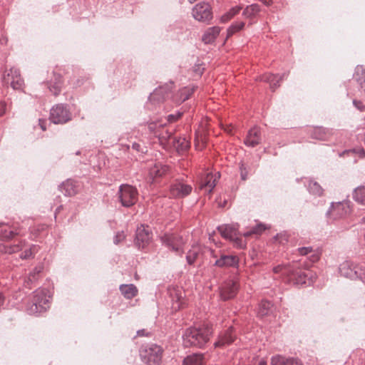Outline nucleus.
<instances>
[{"mask_svg": "<svg viewBox=\"0 0 365 365\" xmlns=\"http://www.w3.org/2000/svg\"><path fill=\"white\" fill-rule=\"evenodd\" d=\"M212 330L208 327H191L187 329L182 336L185 346L202 348L210 340Z\"/></svg>", "mask_w": 365, "mask_h": 365, "instance_id": "obj_1", "label": "nucleus"}, {"mask_svg": "<svg viewBox=\"0 0 365 365\" xmlns=\"http://www.w3.org/2000/svg\"><path fill=\"white\" fill-rule=\"evenodd\" d=\"M49 298L46 289H36L33 293L31 302L26 305V312L29 314L45 312L48 308Z\"/></svg>", "mask_w": 365, "mask_h": 365, "instance_id": "obj_2", "label": "nucleus"}, {"mask_svg": "<svg viewBox=\"0 0 365 365\" xmlns=\"http://www.w3.org/2000/svg\"><path fill=\"white\" fill-rule=\"evenodd\" d=\"M163 349L155 344H147L140 349V356L143 362L148 365H159L163 356Z\"/></svg>", "mask_w": 365, "mask_h": 365, "instance_id": "obj_3", "label": "nucleus"}, {"mask_svg": "<svg viewBox=\"0 0 365 365\" xmlns=\"http://www.w3.org/2000/svg\"><path fill=\"white\" fill-rule=\"evenodd\" d=\"M341 276L351 279H360L365 283V267L351 261H344L339 267Z\"/></svg>", "mask_w": 365, "mask_h": 365, "instance_id": "obj_4", "label": "nucleus"}, {"mask_svg": "<svg viewBox=\"0 0 365 365\" xmlns=\"http://www.w3.org/2000/svg\"><path fill=\"white\" fill-rule=\"evenodd\" d=\"M118 195L121 205L125 207L133 206L138 201V192L135 187L130 185H121Z\"/></svg>", "mask_w": 365, "mask_h": 365, "instance_id": "obj_5", "label": "nucleus"}, {"mask_svg": "<svg viewBox=\"0 0 365 365\" xmlns=\"http://www.w3.org/2000/svg\"><path fill=\"white\" fill-rule=\"evenodd\" d=\"M211 257L216 258L214 265L220 268L237 267L239 264V259L237 256L232 255H225L221 251L215 252L210 250Z\"/></svg>", "mask_w": 365, "mask_h": 365, "instance_id": "obj_6", "label": "nucleus"}, {"mask_svg": "<svg viewBox=\"0 0 365 365\" xmlns=\"http://www.w3.org/2000/svg\"><path fill=\"white\" fill-rule=\"evenodd\" d=\"M160 239L163 245L168 249L180 255H182L185 242L182 236L176 234H165Z\"/></svg>", "mask_w": 365, "mask_h": 365, "instance_id": "obj_7", "label": "nucleus"}, {"mask_svg": "<svg viewBox=\"0 0 365 365\" xmlns=\"http://www.w3.org/2000/svg\"><path fill=\"white\" fill-rule=\"evenodd\" d=\"M287 280L293 285H302L307 283L309 279L308 273L297 267V264L291 265L290 269H287Z\"/></svg>", "mask_w": 365, "mask_h": 365, "instance_id": "obj_8", "label": "nucleus"}, {"mask_svg": "<svg viewBox=\"0 0 365 365\" xmlns=\"http://www.w3.org/2000/svg\"><path fill=\"white\" fill-rule=\"evenodd\" d=\"M50 120L55 124H63L71 120V113L66 106L58 104L51 108Z\"/></svg>", "mask_w": 365, "mask_h": 365, "instance_id": "obj_9", "label": "nucleus"}, {"mask_svg": "<svg viewBox=\"0 0 365 365\" xmlns=\"http://www.w3.org/2000/svg\"><path fill=\"white\" fill-rule=\"evenodd\" d=\"M192 16L201 22H209L212 19V12L210 5L207 2H200L192 9Z\"/></svg>", "mask_w": 365, "mask_h": 365, "instance_id": "obj_10", "label": "nucleus"}, {"mask_svg": "<svg viewBox=\"0 0 365 365\" xmlns=\"http://www.w3.org/2000/svg\"><path fill=\"white\" fill-rule=\"evenodd\" d=\"M2 81L5 84H10L14 90H22L24 86L20 71L14 67L11 68L7 74H4Z\"/></svg>", "mask_w": 365, "mask_h": 365, "instance_id": "obj_11", "label": "nucleus"}, {"mask_svg": "<svg viewBox=\"0 0 365 365\" xmlns=\"http://www.w3.org/2000/svg\"><path fill=\"white\" fill-rule=\"evenodd\" d=\"M222 237L231 241H235L237 246L242 247V240L239 238L241 235L236 225H225L217 227Z\"/></svg>", "mask_w": 365, "mask_h": 365, "instance_id": "obj_12", "label": "nucleus"}, {"mask_svg": "<svg viewBox=\"0 0 365 365\" xmlns=\"http://www.w3.org/2000/svg\"><path fill=\"white\" fill-rule=\"evenodd\" d=\"M152 239V233L148 226L143 225L138 227L135 233V244L138 248H144L147 246Z\"/></svg>", "mask_w": 365, "mask_h": 365, "instance_id": "obj_13", "label": "nucleus"}, {"mask_svg": "<svg viewBox=\"0 0 365 365\" xmlns=\"http://www.w3.org/2000/svg\"><path fill=\"white\" fill-rule=\"evenodd\" d=\"M238 284L233 279L225 281L220 287V297L224 301L234 298L238 291Z\"/></svg>", "mask_w": 365, "mask_h": 365, "instance_id": "obj_14", "label": "nucleus"}, {"mask_svg": "<svg viewBox=\"0 0 365 365\" xmlns=\"http://www.w3.org/2000/svg\"><path fill=\"white\" fill-rule=\"evenodd\" d=\"M217 175H219L218 173ZM216 182L217 173L213 175L212 173H207L200 177L199 189L206 194H210L216 185Z\"/></svg>", "mask_w": 365, "mask_h": 365, "instance_id": "obj_15", "label": "nucleus"}, {"mask_svg": "<svg viewBox=\"0 0 365 365\" xmlns=\"http://www.w3.org/2000/svg\"><path fill=\"white\" fill-rule=\"evenodd\" d=\"M236 339V334L234 332L233 328L230 327L227 329L222 331L217 341L215 342V347H225L230 345Z\"/></svg>", "mask_w": 365, "mask_h": 365, "instance_id": "obj_16", "label": "nucleus"}, {"mask_svg": "<svg viewBox=\"0 0 365 365\" xmlns=\"http://www.w3.org/2000/svg\"><path fill=\"white\" fill-rule=\"evenodd\" d=\"M192 191V187L190 185L177 181L173 183L170 187V195L176 198H182L188 195Z\"/></svg>", "mask_w": 365, "mask_h": 365, "instance_id": "obj_17", "label": "nucleus"}, {"mask_svg": "<svg viewBox=\"0 0 365 365\" xmlns=\"http://www.w3.org/2000/svg\"><path fill=\"white\" fill-rule=\"evenodd\" d=\"M261 140L260 129L255 126L249 130L244 143L248 147L254 148L261 143Z\"/></svg>", "mask_w": 365, "mask_h": 365, "instance_id": "obj_18", "label": "nucleus"}, {"mask_svg": "<svg viewBox=\"0 0 365 365\" xmlns=\"http://www.w3.org/2000/svg\"><path fill=\"white\" fill-rule=\"evenodd\" d=\"M171 89V85L166 84L163 86H159L158 88H155V90L152 93H150L149 96V101L153 102L154 103H159L163 102L165 98V96L168 94Z\"/></svg>", "mask_w": 365, "mask_h": 365, "instance_id": "obj_19", "label": "nucleus"}, {"mask_svg": "<svg viewBox=\"0 0 365 365\" xmlns=\"http://www.w3.org/2000/svg\"><path fill=\"white\" fill-rule=\"evenodd\" d=\"M349 212V207L346 204L338 202L332 205L327 214L335 220L345 216Z\"/></svg>", "mask_w": 365, "mask_h": 365, "instance_id": "obj_20", "label": "nucleus"}, {"mask_svg": "<svg viewBox=\"0 0 365 365\" xmlns=\"http://www.w3.org/2000/svg\"><path fill=\"white\" fill-rule=\"evenodd\" d=\"M169 292L172 301V308L175 310L182 308L183 304L182 291L179 288H173L169 290Z\"/></svg>", "mask_w": 365, "mask_h": 365, "instance_id": "obj_21", "label": "nucleus"}, {"mask_svg": "<svg viewBox=\"0 0 365 365\" xmlns=\"http://www.w3.org/2000/svg\"><path fill=\"white\" fill-rule=\"evenodd\" d=\"M285 76H287L285 73L280 76L272 73H265L260 77V81L269 83L270 88L272 91H274V90L279 86V82L282 81Z\"/></svg>", "mask_w": 365, "mask_h": 365, "instance_id": "obj_22", "label": "nucleus"}, {"mask_svg": "<svg viewBox=\"0 0 365 365\" xmlns=\"http://www.w3.org/2000/svg\"><path fill=\"white\" fill-rule=\"evenodd\" d=\"M18 235L11 227L6 223L0 222V240H9Z\"/></svg>", "mask_w": 365, "mask_h": 365, "instance_id": "obj_23", "label": "nucleus"}, {"mask_svg": "<svg viewBox=\"0 0 365 365\" xmlns=\"http://www.w3.org/2000/svg\"><path fill=\"white\" fill-rule=\"evenodd\" d=\"M205 363V355L198 353L188 355L182 361V365H204Z\"/></svg>", "mask_w": 365, "mask_h": 365, "instance_id": "obj_24", "label": "nucleus"}, {"mask_svg": "<svg viewBox=\"0 0 365 365\" xmlns=\"http://www.w3.org/2000/svg\"><path fill=\"white\" fill-rule=\"evenodd\" d=\"M119 289L121 294L128 299H130L138 294V289L133 284H121Z\"/></svg>", "mask_w": 365, "mask_h": 365, "instance_id": "obj_25", "label": "nucleus"}, {"mask_svg": "<svg viewBox=\"0 0 365 365\" xmlns=\"http://www.w3.org/2000/svg\"><path fill=\"white\" fill-rule=\"evenodd\" d=\"M220 32L219 26H213L209 28L203 34L202 40L205 43H210L215 41Z\"/></svg>", "mask_w": 365, "mask_h": 365, "instance_id": "obj_26", "label": "nucleus"}, {"mask_svg": "<svg viewBox=\"0 0 365 365\" xmlns=\"http://www.w3.org/2000/svg\"><path fill=\"white\" fill-rule=\"evenodd\" d=\"M60 189L65 195L72 196L77 192V188L76 184L71 180H68L63 182L60 185Z\"/></svg>", "mask_w": 365, "mask_h": 365, "instance_id": "obj_27", "label": "nucleus"}, {"mask_svg": "<svg viewBox=\"0 0 365 365\" xmlns=\"http://www.w3.org/2000/svg\"><path fill=\"white\" fill-rule=\"evenodd\" d=\"M260 11V6L259 4H252L246 6L242 11V16L246 19H252L256 17Z\"/></svg>", "mask_w": 365, "mask_h": 365, "instance_id": "obj_28", "label": "nucleus"}, {"mask_svg": "<svg viewBox=\"0 0 365 365\" xmlns=\"http://www.w3.org/2000/svg\"><path fill=\"white\" fill-rule=\"evenodd\" d=\"M297 252L302 256H305L309 253H312L309 257L311 263H314L318 261L319 259V255L317 252H314L312 247H299L297 249Z\"/></svg>", "mask_w": 365, "mask_h": 365, "instance_id": "obj_29", "label": "nucleus"}, {"mask_svg": "<svg viewBox=\"0 0 365 365\" xmlns=\"http://www.w3.org/2000/svg\"><path fill=\"white\" fill-rule=\"evenodd\" d=\"M62 77L59 74L54 73V82L48 85L50 91L54 95L58 96L61 91Z\"/></svg>", "mask_w": 365, "mask_h": 365, "instance_id": "obj_30", "label": "nucleus"}, {"mask_svg": "<svg viewBox=\"0 0 365 365\" xmlns=\"http://www.w3.org/2000/svg\"><path fill=\"white\" fill-rule=\"evenodd\" d=\"M178 152H183L190 148V142L185 138H174L172 142Z\"/></svg>", "mask_w": 365, "mask_h": 365, "instance_id": "obj_31", "label": "nucleus"}, {"mask_svg": "<svg viewBox=\"0 0 365 365\" xmlns=\"http://www.w3.org/2000/svg\"><path fill=\"white\" fill-rule=\"evenodd\" d=\"M329 135V131L328 129L323 127H317L314 128L312 132V137L315 139L325 140H327L328 135Z\"/></svg>", "mask_w": 365, "mask_h": 365, "instance_id": "obj_32", "label": "nucleus"}, {"mask_svg": "<svg viewBox=\"0 0 365 365\" xmlns=\"http://www.w3.org/2000/svg\"><path fill=\"white\" fill-rule=\"evenodd\" d=\"M272 308V304L270 302L267 300H262L259 304L257 314L262 317L267 316L271 312Z\"/></svg>", "mask_w": 365, "mask_h": 365, "instance_id": "obj_33", "label": "nucleus"}, {"mask_svg": "<svg viewBox=\"0 0 365 365\" xmlns=\"http://www.w3.org/2000/svg\"><path fill=\"white\" fill-rule=\"evenodd\" d=\"M353 198L359 203L365 205V186L356 188L353 193Z\"/></svg>", "mask_w": 365, "mask_h": 365, "instance_id": "obj_34", "label": "nucleus"}, {"mask_svg": "<svg viewBox=\"0 0 365 365\" xmlns=\"http://www.w3.org/2000/svg\"><path fill=\"white\" fill-rule=\"evenodd\" d=\"M200 248L199 246H193L186 255V260L189 264H192L195 262L200 253Z\"/></svg>", "mask_w": 365, "mask_h": 365, "instance_id": "obj_35", "label": "nucleus"}, {"mask_svg": "<svg viewBox=\"0 0 365 365\" xmlns=\"http://www.w3.org/2000/svg\"><path fill=\"white\" fill-rule=\"evenodd\" d=\"M242 6H236L231 8L227 12L224 14L220 19L221 22L225 23L237 15L241 10Z\"/></svg>", "mask_w": 365, "mask_h": 365, "instance_id": "obj_36", "label": "nucleus"}, {"mask_svg": "<svg viewBox=\"0 0 365 365\" xmlns=\"http://www.w3.org/2000/svg\"><path fill=\"white\" fill-rule=\"evenodd\" d=\"M265 230V226L260 223L252 227L249 231L245 232L242 235L245 237H248L252 235H261Z\"/></svg>", "mask_w": 365, "mask_h": 365, "instance_id": "obj_37", "label": "nucleus"}, {"mask_svg": "<svg viewBox=\"0 0 365 365\" xmlns=\"http://www.w3.org/2000/svg\"><path fill=\"white\" fill-rule=\"evenodd\" d=\"M38 251V247L36 245H32L29 249L25 250L20 255L22 259H26L34 257L35 254Z\"/></svg>", "mask_w": 365, "mask_h": 365, "instance_id": "obj_38", "label": "nucleus"}, {"mask_svg": "<svg viewBox=\"0 0 365 365\" xmlns=\"http://www.w3.org/2000/svg\"><path fill=\"white\" fill-rule=\"evenodd\" d=\"M168 170L167 165H163L161 164H155L154 168L150 170V174L154 175L155 177H161L165 174Z\"/></svg>", "mask_w": 365, "mask_h": 365, "instance_id": "obj_39", "label": "nucleus"}, {"mask_svg": "<svg viewBox=\"0 0 365 365\" xmlns=\"http://www.w3.org/2000/svg\"><path fill=\"white\" fill-rule=\"evenodd\" d=\"M308 190L310 193L319 196L322 195L323 192V190L320 185L318 182L313 180L309 181L308 184Z\"/></svg>", "mask_w": 365, "mask_h": 365, "instance_id": "obj_40", "label": "nucleus"}, {"mask_svg": "<svg viewBox=\"0 0 365 365\" xmlns=\"http://www.w3.org/2000/svg\"><path fill=\"white\" fill-rule=\"evenodd\" d=\"M195 91V87H185L180 91V101L184 102L187 100Z\"/></svg>", "mask_w": 365, "mask_h": 365, "instance_id": "obj_41", "label": "nucleus"}, {"mask_svg": "<svg viewBox=\"0 0 365 365\" xmlns=\"http://www.w3.org/2000/svg\"><path fill=\"white\" fill-rule=\"evenodd\" d=\"M354 76L359 84H362V81L365 80V68L363 66H357Z\"/></svg>", "mask_w": 365, "mask_h": 365, "instance_id": "obj_42", "label": "nucleus"}, {"mask_svg": "<svg viewBox=\"0 0 365 365\" xmlns=\"http://www.w3.org/2000/svg\"><path fill=\"white\" fill-rule=\"evenodd\" d=\"M245 26V23L243 21H238L232 24L227 29V35L228 36L233 35L234 34L242 30Z\"/></svg>", "mask_w": 365, "mask_h": 365, "instance_id": "obj_43", "label": "nucleus"}, {"mask_svg": "<svg viewBox=\"0 0 365 365\" xmlns=\"http://www.w3.org/2000/svg\"><path fill=\"white\" fill-rule=\"evenodd\" d=\"M286 362H287V357L276 354L272 356L270 364L271 365H286Z\"/></svg>", "mask_w": 365, "mask_h": 365, "instance_id": "obj_44", "label": "nucleus"}, {"mask_svg": "<svg viewBox=\"0 0 365 365\" xmlns=\"http://www.w3.org/2000/svg\"><path fill=\"white\" fill-rule=\"evenodd\" d=\"M26 242L25 240H21L17 244H14L12 245H9L10 247V253H16L21 250L24 247H26Z\"/></svg>", "mask_w": 365, "mask_h": 365, "instance_id": "obj_45", "label": "nucleus"}, {"mask_svg": "<svg viewBox=\"0 0 365 365\" xmlns=\"http://www.w3.org/2000/svg\"><path fill=\"white\" fill-rule=\"evenodd\" d=\"M291 265H283L279 264L273 268V272L274 273H282L283 274H286L287 276V269H290Z\"/></svg>", "mask_w": 365, "mask_h": 365, "instance_id": "obj_46", "label": "nucleus"}, {"mask_svg": "<svg viewBox=\"0 0 365 365\" xmlns=\"http://www.w3.org/2000/svg\"><path fill=\"white\" fill-rule=\"evenodd\" d=\"M125 238V235L123 231L118 232L116 233V235L114 237L113 242L115 245L119 244L120 242H122Z\"/></svg>", "mask_w": 365, "mask_h": 365, "instance_id": "obj_47", "label": "nucleus"}, {"mask_svg": "<svg viewBox=\"0 0 365 365\" xmlns=\"http://www.w3.org/2000/svg\"><path fill=\"white\" fill-rule=\"evenodd\" d=\"M240 170L241 179L242 180H247V175H248V170H247V168L245 167V164L242 163L240 165Z\"/></svg>", "mask_w": 365, "mask_h": 365, "instance_id": "obj_48", "label": "nucleus"}, {"mask_svg": "<svg viewBox=\"0 0 365 365\" xmlns=\"http://www.w3.org/2000/svg\"><path fill=\"white\" fill-rule=\"evenodd\" d=\"M286 365H302V362L298 358L288 357Z\"/></svg>", "mask_w": 365, "mask_h": 365, "instance_id": "obj_49", "label": "nucleus"}, {"mask_svg": "<svg viewBox=\"0 0 365 365\" xmlns=\"http://www.w3.org/2000/svg\"><path fill=\"white\" fill-rule=\"evenodd\" d=\"M174 138L175 137H173L172 132H170L168 130H166L165 133H162L160 136V139L169 141L171 140L172 142L173 141Z\"/></svg>", "mask_w": 365, "mask_h": 365, "instance_id": "obj_50", "label": "nucleus"}, {"mask_svg": "<svg viewBox=\"0 0 365 365\" xmlns=\"http://www.w3.org/2000/svg\"><path fill=\"white\" fill-rule=\"evenodd\" d=\"M182 115V113H180V112H177L175 114L168 115L167 117V120L169 123L175 122L177 120H178L181 117Z\"/></svg>", "mask_w": 365, "mask_h": 365, "instance_id": "obj_51", "label": "nucleus"}, {"mask_svg": "<svg viewBox=\"0 0 365 365\" xmlns=\"http://www.w3.org/2000/svg\"><path fill=\"white\" fill-rule=\"evenodd\" d=\"M132 148L138 152H140V153H146L147 152V149L145 146H142L140 143H133L132 144Z\"/></svg>", "mask_w": 365, "mask_h": 365, "instance_id": "obj_52", "label": "nucleus"}, {"mask_svg": "<svg viewBox=\"0 0 365 365\" xmlns=\"http://www.w3.org/2000/svg\"><path fill=\"white\" fill-rule=\"evenodd\" d=\"M42 267H36L29 275L31 276L34 280H37V275L41 272Z\"/></svg>", "mask_w": 365, "mask_h": 365, "instance_id": "obj_53", "label": "nucleus"}, {"mask_svg": "<svg viewBox=\"0 0 365 365\" xmlns=\"http://www.w3.org/2000/svg\"><path fill=\"white\" fill-rule=\"evenodd\" d=\"M36 280H34L32 277L29 275L27 277L26 279H25L24 280V285L25 287L26 288H29V289H31V285L33 284L34 282H35Z\"/></svg>", "mask_w": 365, "mask_h": 365, "instance_id": "obj_54", "label": "nucleus"}, {"mask_svg": "<svg viewBox=\"0 0 365 365\" xmlns=\"http://www.w3.org/2000/svg\"><path fill=\"white\" fill-rule=\"evenodd\" d=\"M137 336H147L150 337L152 336L151 331H149L145 329H140L137 331Z\"/></svg>", "mask_w": 365, "mask_h": 365, "instance_id": "obj_55", "label": "nucleus"}, {"mask_svg": "<svg viewBox=\"0 0 365 365\" xmlns=\"http://www.w3.org/2000/svg\"><path fill=\"white\" fill-rule=\"evenodd\" d=\"M353 104L360 111H364L365 110L364 105L360 101L354 100Z\"/></svg>", "mask_w": 365, "mask_h": 365, "instance_id": "obj_56", "label": "nucleus"}, {"mask_svg": "<svg viewBox=\"0 0 365 365\" xmlns=\"http://www.w3.org/2000/svg\"><path fill=\"white\" fill-rule=\"evenodd\" d=\"M216 202L218 205V207H225L227 203V200L226 199H224L222 200V197H219L216 199Z\"/></svg>", "mask_w": 365, "mask_h": 365, "instance_id": "obj_57", "label": "nucleus"}, {"mask_svg": "<svg viewBox=\"0 0 365 365\" xmlns=\"http://www.w3.org/2000/svg\"><path fill=\"white\" fill-rule=\"evenodd\" d=\"M10 247L8 245H6L4 244H0V252L3 254H9L10 253Z\"/></svg>", "mask_w": 365, "mask_h": 365, "instance_id": "obj_58", "label": "nucleus"}, {"mask_svg": "<svg viewBox=\"0 0 365 365\" xmlns=\"http://www.w3.org/2000/svg\"><path fill=\"white\" fill-rule=\"evenodd\" d=\"M163 124H159L157 123H150L149 125H148V128L150 130H155V128H157V126H159V127H161L163 126Z\"/></svg>", "mask_w": 365, "mask_h": 365, "instance_id": "obj_59", "label": "nucleus"}, {"mask_svg": "<svg viewBox=\"0 0 365 365\" xmlns=\"http://www.w3.org/2000/svg\"><path fill=\"white\" fill-rule=\"evenodd\" d=\"M6 111V103L0 102V116L3 115Z\"/></svg>", "mask_w": 365, "mask_h": 365, "instance_id": "obj_60", "label": "nucleus"}, {"mask_svg": "<svg viewBox=\"0 0 365 365\" xmlns=\"http://www.w3.org/2000/svg\"><path fill=\"white\" fill-rule=\"evenodd\" d=\"M4 296L2 294V293H0V310L1 309L4 305Z\"/></svg>", "mask_w": 365, "mask_h": 365, "instance_id": "obj_61", "label": "nucleus"}, {"mask_svg": "<svg viewBox=\"0 0 365 365\" xmlns=\"http://www.w3.org/2000/svg\"><path fill=\"white\" fill-rule=\"evenodd\" d=\"M39 125L43 130H46L45 121L39 119Z\"/></svg>", "mask_w": 365, "mask_h": 365, "instance_id": "obj_62", "label": "nucleus"}, {"mask_svg": "<svg viewBox=\"0 0 365 365\" xmlns=\"http://www.w3.org/2000/svg\"><path fill=\"white\" fill-rule=\"evenodd\" d=\"M359 153L361 157L365 156V150L363 148L359 150Z\"/></svg>", "mask_w": 365, "mask_h": 365, "instance_id": "obj_63", "label": "nucleus"}, {"mask_svg": "<svg viewBox=\"0 0 365 365\" xmlns=\"http://www.w3.org/2000/svg\"><path fill=\"white\" fill-rule=\"evenodd\" d=\"M258 365H267V361L264 359H262L259 361Z\"/></svg>", "mask_w": 365, "mask_h": 365, "instance_id": "obj_64", "label": "nucleus"}]
</instances>
